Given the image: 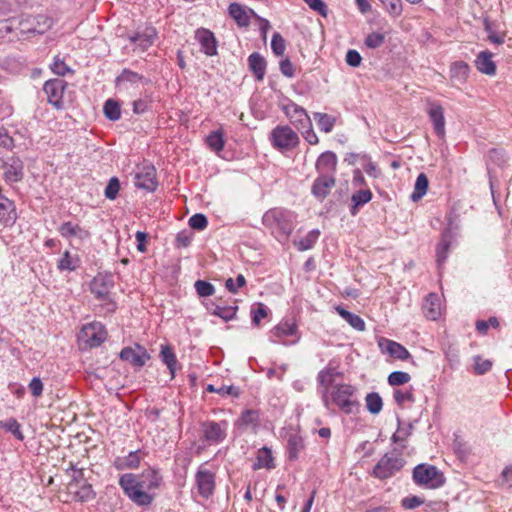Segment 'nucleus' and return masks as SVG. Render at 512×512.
Returning <instances> with one entry per match:
<instances>
[{"label": "nucleus", "instance_id": "obj_1", "mask_svg": "<svg viewBox=\"0 0 512 512\" xmlns=\"http://www.w3.org/2000/svg\"><path fill=\"white\" fill-rule=\"evenodd\" d=\"M266 228L271 230L272 234L279 240H285L289 237L294 229V215L292 212L274 208L268 210L262 218Z\"/></svg>", "mask_w": 512, "mask_h": 512}, {"label": "nucleus", "instance_id": "obj_2", "mask_svg": "<svg viewBox=\"0 0 512 512\" xmlns=\"http://www.w3.org/2000/svg\"><path fill=\"white\" fill-rule=\"evenodd\" d=\"M357 388L351 384L339 383L329 393V406L334 404L342 412L352 414L358 410L360 403L356 397Z\"/></svg>", "mask_w": 512, "mask_h": 512}, {"label": "nucleus", "instance_id": "obj_3", "mask_svg": "<svg viewBox=\"0 0 512 512\" xmlns=\"http://www.w3.org/2000/svg\"><path fill=\"white\" fill-rule=\"evenodd\" d=\"M119 485L134 503L142 506L152 503L153 495L142 491V488H140L141 480L134 474L127 473L122 475L119 479Z\"/></svg>", "mask_w": 512, "mask_h": 512}, {"label": "nucleus", "instance_id": "obj_4", "mask_svg": "<svg viewBox=\"0 0 512 512\" xmlns=\"http://www.w3.org/2000/svg\"><path fill=\"white\" fill-rule=\"evenodd\" d=\"M413 480L419 486L430 489L441 487L445 478L443 473L436 466L429 464H419L413 470Z\"/></svg>", "mask_w": 512, "mask_h": 512}, {"label": "nucleus", "instance_id": "obj_5", "mask_svg": "<svg viewBox=\"0 0 512 512\" xmlns=\"http://www.w3.org/2000/svg\"><path fill=\"white\" fill-rule=\"evenodd\" d=\"M270 141L274 148L281 152H287L297 147L300 139L298 134L288 125H278L271 131Z\"/></svg>", "mask_w": 512, "mask_h": 512}, {"label": "nucleus", "instance_id": "obj_6", "mask_svg": "<svg viewBox=\"0 0 512 512\" xmlns=\"http://www.w3.org/2000/svg\"><path fill=\"white\" fill-rule=\"evenodd\" d=\"M113 287L111 276L97 275L91 282V292L106 307L107 312H113L116 309L115 302L110 297V290Z\"/></svg>", "mask_w": 512, "mask_h": 512}, {"label": "nucleus", "instance_id": "obj_7", "mask_svg": "<svg viewBox=\"0 0 512 512\" xmlns=\"http://www.w3.org/2000/svg\"><path fill=\"white\" fill-rule=\"evenodd\" d=\"M39 19L43 20L44 27H28L27 24L30 19L20 20L18 18L7 19L0 22V34L6 36L15 30H20V34L33 33L42 34L46 29H49L52 25V21L44 16H39Z\"/></svg>", "mask_w": 512, "mask_h": 512}, {"label": "nucleus", "instance_id": "obj_8", "mask_svg": "<svg viewBox=\"0 0 512 512\" xmlns=\"http://www.w3.org/2000/svg\"><path fill=\"white\" fill-rule=\"evenodd\" d=\"M400 454V451L397 454L394 452L386 453L375 465L373 470L374 476L379 479H387L400 471L405 464Z\"/></svg>", "mask_w": 512, "mask_h": 512}, {"label": "nucleus", "instance_id": "obj_9", "mask_svg": "<svg viewBox=\"0 0 512 512\" xmlns=\"http://www.w3.org/2000/svg\"><path fill=\"white\" fill-rule=\"evenodd\" d=\"M201 430L205 441L209 444H218L227 436L228 422L205 421L201 424Z\"/></svg>", "mask_w": 512, "mask_h": 512}, {"label": "nucleus", "instance_id": "obj_10", "mask_svg": "<svg viewBox=\"0 0 512 512\" xmlns=\"http://www.w3.org/2000/svg\"><path fill=\"white\" fill-rule=\"evenodd\" d=\"M282 110L290 120L291 124H293L298 130H303L305 127H309L311 119L303 107L293 101H288V103L282 105Z\"/></svg>", "mask_w": 512, "mask_h": 512}, {"label": "nucleus", "instance_id": "obj_11", "mask_svg": "<svg viewBox=\"0 0 512 512\" xmlns=\"http://www.w3.org/2000/svg\"><path fill=\"white\" fill-rule=\"evenodd\" d=\"M338 375L339 373L332 367H326L320 370L317 375L321 399L326 408H329V393L331 392L332 387L335 386L334 382Z\"/></svg>", "mask_w": 512, "mask_h": 512}, {"label": "nucleus", "instance_id": "obj_12", "mask_svg": "<svg viewBox=\"0 0 512 512\" xmlns=\"http://www.w3.org/2000/svg\"><path fill=\"white\" fill-rule=\"evenodd\" d=\"M67 83L62 79H51L45 82L43 90L48 102L57 109L63 108V96Z\"/></svg>", "mask_w": 512, "mask_h": 512}, {"label": "nucleus", "instance_id": "obj_13", "mask_svg": "<svg viewBox=\"0 0 512 512\" xmlns=\"http://www.w3.org/2000/svg\"><path fill=\"white\" fill-rule=\"evenodd\" d=\"M106 330L100 322H93L83 326L80 337L90 347L101 345L106 339Z\"/></svg>", "mask_w": 512, "mask_h": 512}, {"label": "nucleus", "instance_id": "obj_14", "mask_svg": "<svg viewBox=\"0 0 512 512\" xmlns=\"http://www.w3.org/2000/svg\"><path fill=\"white\" fill-rule=\"evenodd\" d=\"M195 480L199 495L205 499L209 498L215 490V474L204 466H200Z\"/></svg>", "mask_w": 512, "mask_h": 512}, {"label": "nucleus", "instance_id": "obj_15", "mask_svg": "<svg viewBox=\"0 0 512 512\" xmlns=\"http://www.w3.org/2000/svg\"><path fill=\"white\" fill-rule=\"evenodd\" d=\"M135 186L150 192L156 189V170L152 165L145 164L138 167L135 175Z\"/></svg>", "mask_w": 512, "mask_h": 512}, {"label": "nucleus", "instance_id": "obj_16", "mask_svg": "<svg viewBox=\"0 0 512 512\" xmlns=\"http://www.w3.org/2000/svg\"><path fill=\"white\" fill-rule=\"evenodd\" d=\"M120 358L123 361H127L131 365L140 368L145 365L150 356L144 347L136 345L135 347L123 348L120 352Z\"/></svg>", "mask_w": 512, "mask_h": 512}, {"label": "nucleus", "instance_id": "obj_17", "mask_svg": "<svg viewBox=\"0 0 512 512\" xmlns=\"http://www.w3.org/2000/svg\"><path fill=\"white\" fill-rule=\"evenodd\" d=\"M157 37L156 29L153 27H146L142 31H138L133 35L128 36L129 41L135 45V49L140 51L147 50L155 41Z\"/></svg>", "mask_w": 512, "mask_h": 512}, {"label": "nucleus", "instance_id": "obj_18", "mask_svg": "<svg viewBox=\"0 0 512 512\" xmlns=\"http://www.w3.org/2000/svg\"><path fill=\"white\" fill-rule=\"evenodd\" d=\"M195 38L200 43L202 51L207 56L217 54V41L210 30L204 28L198 29L195 33Z\"/></svg>", "mask_w": 512, "mask_h": 512}, {"label": "nucleus", "instance_id": "obj_19", "mask_svg": "<svg viewBox=\"0 0 512 512\" xmlns=\"http://www.w3.org/2000/svg\"><path fill=\"white\" fill-rule=\"evenodd\" d=\"M337 167V157L331 151L322 153L316 161V170L319 175L334 176Z\"/></svg>", "mask_w": 512, "mask_h": 512}, {"label": "nucleus", "instance_id": "obj_20", "mask_svg": "<svg viewBox=\"0 0 512 512\" xmlns=\"http://www.w3.org/2000/svg\"><path fill=\"white\" fill-rule=\"evenodd\" d=\"M335 186V177L332 175H319L313 183L312 194L318 199H324Z\"/></svg>", "mask_w": 512, "mask_h": 512}, {"label": "nucleus", "instance_id": "obj_21", "mask_svg": "<svg viewBox=\"0 0 512 512\" xmlns=\"http://www.w3.org/2000/svg\"><path fill=\"white\" fill-rule=\"evenodd\" d=\"M58 231L64 238L75 237L81 241L90 238V232L87 229L71 221L62 223L59 226Z\"/></svg>", "mask_w": 512, "mask_h": 512}, {"label": "nucleus", "instance_id": "obj_22", "mask_svg": "<svg viewBox=\"0 0 512 512\" xmlns=\"http://www.w3.org/2000/svg\"><path fill=\"white\" fill-rule=\"evenodd\" d=\"M379 347L383 352L399 360H406L410 357V353L403 345L389 339H381Z\"/></svg>", "mask_w": 512, "mask_h": 512}, {"label": "nucleus", "instance_id": "obj_23", "mask_svg": "<svg viewBox=\"0 0 512 512\" xmlns=\"http://www.w3.org/2000/svg\"><path fill=\"white\" fill-rule=\"evenodd\" d=\"M17 214L14 203L0 194V224L11 226L15 223Z\"/></svg>", "mask_w": 512, "mask_h": 512}, {"label": "nucleus", "instance_id": "obj_24", "mask_svg": "<svg viewBox=\"0 0 512 512\" xmlns=\"http://www.w3.org/2000/svg\"><path fill=\"white\" fill-rule=\"evenodd\" d=\"M428 115L433 123L435 133L443 138L445 136V118L442 106L431 103L428 109Z\"/></svg>", "mask_w": 512, "mask_h": 512}, {"label": "nucleus", "instance_id": "obj_25", "mask_svg": "<svg viewBox=\"0 0 512 512\" xmlns=\"http://www.w3.org/2000/svg\"><path fill=\"white\" fill-rule=\"evenodd\" d=\"M67 488L69 494H71L76 501L86 502L94 498L92 486L86 482L82 484L69 483Z\"/></svg>", "mask_w": 512, "mask_h": 512}, {"label": "nucleus", "instance_id": "obj_26", "mask_svg": "<svg viewBox=\"0 0 512 512\" xmlns=\"http://www.w3.org/2000/svg\"><path fill=\"white\" fill-rule=\"evenodd\" d=\"M23 162L19 158H11L5 165L4 177L7 182H18L23 178Z\"/></svg>", "mask_w": 512, "mask_h": 512}, {"label": "nucleus", "instance_id": "obj_27", "mask_svg": "<svg viewBox=\"0 0 512 512\" xmlns=\"http://www.w3.org/2000/svg\"><path fill=\"white\" fill-rule=\"evenodd\" d=\"M140 480L142 491L149 493V491L160 487L162 476L157 471L148 469L142 473Z\"/></svg>", "mask_w": 512, "mask_h": 512}, {"label": "nucleus", "instance_id": "obj_28", "mask_svg": "<svg viewBox=\"0 0 512 512\" xmlns=\"http://www.w3.org/2000/svg\"><path fill=\"white\" fill-rule=\"evenodd\" d=\"M476 68L483 74L494 75L496 73V65L492 60V53L482 51L475 60Z\"/></svg>", "mask_w": 512, "mask_h": 512}, {"label": "nucleus", "instance_id": "obj_29", "mask_svg": "<svg viewBox=\"0 0 512 512\" xmlns=\"http://www.w3.org/2000/svg\"><path fill=\"white\" fill-rule=\"evenodd\" d=\"M297 334V325L293 321H281L277 326H275L272 331L271 335L275 339L274 342H280L283 337L286 336H293Z\"/></svg>", "mask_w": 512, "mask_h": 512}, {"label": "nucleus", "instance_id": "obj_30", "mask_svg": "<svg viewBox=\"0 0 512 512\" xmlns=\"http://www.w3.org/2000/svg\"><path fill=\"white\" fill-rule=\"evenodd\" d=\"M248 65L258 81L263 80L266 73V61L259 53L254 52L248 57Z\"/></svg>", "mask_w": 512, "mask_h": 512}, {"label": "nucleus", "instance_id": "obj_31", "mask_svg": "<svg viewBox=\"0 0 512 512\" xmlns=\"http://www.w3.org/2000/svg\"><path fill=\"white\" fill-rule=\"evenodd\" d=\"M425 316L430 320H436L441 316L439 298L436 294H429L423 305Z\"/></svg>", "mask_w": 512, "mask_h": 512}, {"label": "nucleus", "instance_id": "obj_32", "mask_svg": "<svg viewBox=\"0 0 512 512\" xmlns=\"http://www.w3.org/2000/svg\"><path fill=\"white\" fill-rule=\"evenodd\" d=\"M229 15L236 21L239 26H249V12L247 8L239 3H231L228 7Z\"/></svg>", "mask_w": 512, "mask_h": 512}, {"label": "nucleus", "instance_id": "obj_33", "mask_svg": "<svg viewBox=\"0 0 512 512\" xmlns=\"http://www.w3.org/2000/svg\"><path fill=\"white\" fill-rule=\"evenodd\" d=\"M141 458L138 451L130 452L125 457H117L114 460V467L117 470L135 469L139 466Z\"/></svg>", "mask_w": 512, "mask_h": 512}, {"label": "nucleus", "instance_id": "obj_34", "mask_svg": "<svg viewBox=\"0 0 512 512\" xmlns=\"http://www.w3.org/2000/svg\"><path fill=\"white\" fill-rule=\"evenodd\" d=\"M470 68L467 63L463 61L455 62L450 68L451 80L458 83H464L469 75Z\"/></svg>", "mask_w": 512, "mask_h": 512}, {"label": "nucleus", "instance_id": "obj_35", "mask_svg": "<svg viewBox=\"0 0 512 512\" xmlns=\"http://www.w3.org/2000/svg\"><path fill=\"white\" fill-rule=\"evenodd\" d=\"M79 266H80L79 256L72 255L69 251H65L57 263V267L60 271H74Z\"/></svg>", "mask_w": 512, "mask_h": 512}, {"label": "nucleus", "instance_id": "obj_36", "mask_svg": "<svg viewBox=\"0 0 512 512\" xmlns=\"http://www.w3.org/2000/svg\"><path fill=\"white\" fill-rule=\"evenodd\" d=\"M160 358L169 369L171 378H174L177 366V359L172 348L168 345H162L160 350Z\"/></svg>", "mask_w": 512, "mask_h": 512}, {"label": "nucleus", "instance_id": "obj_37", "mask_svg": "<svg viewBox=\"0 0 512 512\" xmlns=\"http://www.w3.org/2000/svg\"><path fill=\"white\" fill-rule=\"evenodd\" d=\"M206 144L215 153L221 152L225 145L224 133L222 129L211 132L206 137Z\"/></svg>", "mask_w": 512, "mask_h": 512}, {"label": "nucleus", "instance_id": "obj_38", "mask_svg": "<svg viewBox=\"0 0 512 512\" xmlns=\"http://www.w3.org/2000/svg\"><path fill=\"white\" fill-rule=\"evenodd\" d=\"M336 310L339 315L345 319L354 329L358 331L365 330V322L360 316L353 314L342 307H337Z\"/></svg>", "mask_w": 512, "mask_h": 512}, {"label": "nucleus", "instance_id": "obj_39", "mask_svg": "<svg viewBox=\"0 0 512 512\" xmlns=\"http://www.w3.org/2000/svg\"><path fill=\"white\" fill-rule=\"evenodd\" d=\"M372 199V193L370 190H359L355 192L352 197L351 201L353 203L351 207V214L356 215L358 212V207L362 206L366 203H368Z\"/></svg>", "mask_w": 512, "mask_h": 512}, {"label": "nucleus", "instance_id": "obj_40", "mask_svg": "<svg viewBox=\"0 0 512 512\" xmlns=\"http://www.w3.org/2000/svg\"><path fill=\"white\" fill-rule=\"evenodd\" d=\"M428 178L424 173H420L416 179L415 185H414V191L411 195V199L413 201L420 200L427 192L428 189Z\"/></svg>", "mask_w": 512, "mask_h": 512}, {"label": "nucleus", "instance_id": "obj_41", "mask_svg": "<svg viewBox=\"0 0 512 512\" xmlns=\"http://www.w3.org/2000/svg\"><path fill=\"white\" fill-rule=\"evenodd\" d=\"M304 448L303 439L297 434H291L288 438V457L291 460L298 458L299 452Z\"/></svg>", "mask_w": 512, "mask_h": 512}, {"label": "nucleus", "instance_id": "obj_42", "mask_svg": "<svg viewBox=\"0 0 512 512\" xmlns=\"http://www.w3.org/2000/svg\"><path fill=\"white\" fill-rule=\"evenodd\" d=\"M314 118L317 120L319 129L325 133L331 132L336 122L335 117L326 113H314Z\"/></svg>", "mask_w": 512, "mask_h": 512}, {"label": "nucleus", "instance_id": "obj_43", "mask_svg": "<svg viewBox=\"0 0 512 512\" xmlns=\"http://www.w3.org/2000/svg\"><path fill=\"white\" fill-rule=\"evenodd\" d=\"M367 410L372 414H378L382 410L383 402L380 395L376 392L368 393L366 398Z\"/></svg>", "mask_w": 512, "mask_h": 512}, {"label": "nucleus", "instance_id": "obj_44", "mask_svg": "<svg viewBox=\"0 0 512 512\" xmlns=\"http://www.w3.org/2000/svg\"><path fill=\"white\" fill-rule=\"evenodd\" d=\"M104 115L111 121H116L121 116V110L118 102L109 99L105 102L103 107Z\"/></svg>", "mask_w": 512, "mask_h": 512}, {"label": "nucleus", "instance_id": "obj_45", "mask_svg": "<svg viewBox=\"0 0 512 512\" xmlns=\"http://www.w3.org/2000/svg\"><path fill=\"white\" fill-rule=\"evenodd\" d=\"M319 235V230H312L304 238L296 242L295 245L300 251L311 249L316 243Z\"/></svg>", "mask_w": 512, "mask_h": 512}, {"label": "nucleus", "instance_id": "obj_46", "mask_svg": "<svg viewBox=\"0 0 512 512\" xmlns=\"http://www.w3.org/2000/svg\"><path fill=\"white\" fill-rule=\"evenodd\" d=\"M206 390L209 392L218 393L222 396L238 397L240 395L239 388L233 385H222L219 388H216L214 385L209 384Z\"/></svg>", "mask_w": 512, "mask_h": 512}, {"label": "nucleus", "instance_id": "obj_47", "mask_svg": "<svg viewBox=\"0 0 512 512\" xmlns=\"http://www.w3.org/2000/svg\"><path fill=\"white\" fill-rule=\"evenodd\" d=\"M0 427L11 432L18 440H23V433L21 432L20 425L15 418L0 421Z\"/></svg>", "mask_w": 512, "mask_h": 512}, {"label": "nucleus", "instance_id": "obj_48", "mask_svg": "<svg viewBox=\"0 0 512 512\" xmlns=\"http://www.w3.org/2000/svg\"><path fill=\"white\" fill-rule=\"evenodd\" d=\"M410 379L411 376L409 373L403 371H394L389 374L388 383L391 386H399L408 383Z\"/></svg>", "mask_w": 512, "mask_h": 512}, {"label": "nucleus", "instance_id": "obj_49", "mask_svg": "<svg viewBox=\"0 0 512 512\" xmlns=\"http://www.w3.org/2000/svg\"><path fill=\"white\" fill-rule=\"evenodd\" d=\"M271 48L275 55L282 56L286 49V44L284 38L280 33L275 32L272 36L271 40Z\"/></svg>", "mask_w": 512, "mask_h": 512}, {"label": "nucleus", "instance_id": "obj_50", "mask_svg": "<svg viewBox=\"0 0 512 512\" xmlns=\"http://www.w3.org/2000/svg\"><path fill=\"white\" fill-rule=\"evenodd\" d=\"M197 294L200 297H209L212 296L215 292L214 286L204 280H197L194 284Z\"/></svg>", "mask_w": 512, "mask_h": 512}, {"label": "nucleus", "instance_id": "obj_51", "mask_svg": "<svg viewBox=\"0 0 512 512\" xmlns=\"http://www.w3.org/2000/svg\"><path fill=\"white\" fill-rule=\"evenodd\" d=\"M384 40H385L384 34H382L380 32H372L367 35L364 43L368 48L376 49V48H379L384 43Z\"/></svg>", "mask_w": 512, "mask_h": 512}, {"label": "nucleus", "instance_id": "obj_52", "mask_svg": "<svg viewBox=\"0 0 512 512\" xmlns=\"http://www.w3.org/2000/svg\"><path fill=\"white\" fill-rule=\"evenodd\" d=\"M492 368V362L488 359H483L480 356L474 357V371L478 375H483L490 371Z\"/></svg>", "mask_w": 512, "mask_h": 512}, {"label": "nucleus", "instance_id": "obj_53", "mask_svg": "<svg viewBox=\"0 0 512 512\" xmlns=\"http://www.w3.org/2000/svg\"><path fill=\"white\" fill-rule=\"evenodd\" d=\"M257 459L260 467L272 468L274 466L272 453L266 447L259 450Z\"/></svg>", "mask_w": 512, "mask_h": 512}, {"label": "nucleus", "instance_id": "obj_54", "mask_svg": "<svg viewBox=\"0 0 512 512\" xmlns=\"http://www.w3.org/2000/svg\"><path fill=\"white\" fill-rule=\"evenodd\" d=\"M208 225V220L204 214L197 213L190 217L189 226L195 230H204Z\"/></svg>", "mask_w": 512, "mask_h": 512}, {"label": "nucleus", "instance_id": "obj_55", "mask_svg": "<svg viewBox=\"0 0 512 512\" xmlns=\"http://www.w3.org/2000/svg\"><path fill=\"white\" fill-rule=\"evenodd\" d=\"M386 11L393 17H398L402 12L400 0H380Z\"/></svg>", "mask_w": 512, "mask_h": 512}, {"label": "nucleus", "instance_id": "obj_56", "mask_svg": "<svg viewBox=\"0 0 512 512\" xmlns=\"http://www.w3.org/2000/svg\"><path fill=\"white\" fill-rule=\"evenodd\" d=\"M119 189L120 182L118 178L112 177L105 188V197L109 200H114L117 197Z\"/></svg>", "mask_w": 512, "mask_h": 512}, {"label": "nucleus", "instance_id": "obj_57", "mask_svg": "<svg viewBox=\"0 0 512 512\" xmlns=\"http://www.w3.org/2000/svg\"><path fill=\"white\" fill-rule=\"evenodd\" d=\"M258 421V414L254 410H246L244 411L239 420L238 423L240 426H249V425H255Z\"/></svg>", "mask_w": 512, "mask_h": 512}, {"label": "nucleus", "instance_id": "obj_58", "mask_svg": "<svg viewBox=\"0 0 512 512\" xmlns=\"http://www.w3.org/2000/svg\"><path fill=\"white\" fill-rule=\"evenodd\" d=\"M237 312V307H217L214 311V314L221 317L225 321L231 320L235 317Z\"/></svg>", "mask_w": 512, "mask_h": 512}, {"label": "nucleus", "instance_id": "obj_59", "mask_svg": "<svg viewBox=\"0 0 512 512\" xmlns=\"http://www.w3.org/2000/svg\"><path fill=\"white\" fill-rule=\"evenodd\" d=\"M304 2L321 16L326 17L328 13L327 5L323 0H304Z\"/></svg>", "mask_w": 512, "mask_h": 512}, {"label": "nucleus", "instance_id": "obj_60", "mask_svg": "<svg viewBox=\"0 0 512 512\" xmlns=\"http://www.w3.org/2000/svg\"><path fill=\"white\" fill-rule=\"evenodd\" d=\"M345 61L351 67H358L361 64L362 57L358 51L350 49L346 53Z\"/></svg>", "mask_w": 512, "mask_h": 512}, {"label": "nucleus", "instance_id": "obj_61", "mask_svg": "<svg viewBox=\"0 0 512 512\" xmlns=\"http://www.w3.org/2000/svg\"><path fill=\"white\" fill-rule=\"evenodd\" d=\"M448 250H449V242L446 241L445 239H442L441 242L438 244L437 250H436L437 262L439 264L443 263L446 260Z\"/></svg>", "mask_w": 512, "mask_h": 512}, {"label": "nucleus", "instance_id": "obj_62", "mask_svg": "<svg viewBox=\"0 0 512 512\" xmlns=\"http://www.w3.org/2000/svg\"><path fill=\"white\" fill-rule=\"evenodd\" d=\"M280 71L284 76H286L288 78L294 77L295 68L289 58H285L280 61Z\"/></svg>", "mask_w": 512, "mask_h": 512}, {"label": "nucleus", "instance_id": "obj_63", "mask_svg": "<svg viewBox=\"0 0 512 512\" xmlns=\"http://www.w3.org/2000/svg\"><path fill=\"white\" fill-rule=\"evenodd\" d=\"M401 503L405 509L411 510V509H415V508L419 507L420 505H422L424 503V501H423V499H421L418 496H410V497L403 498Z\"/></svg>", "mask_w": 512, "mask_h": 512}, {"label": "nucleus", "instance_id": "obj_64", "mask_svg": "<svg viewBox=\"0 0 512 512\" xmlns=\"http://www.w3.org/2000/svg\"><path fill=\"white\" fill-rule=\"evenodd\" d=\"M52 71L60 76H64L70 71L69 67L58 57H55L53 64L51 65Z\"/></svg>", "mask_w": 512, "mask_h": 512}]
</instances>
